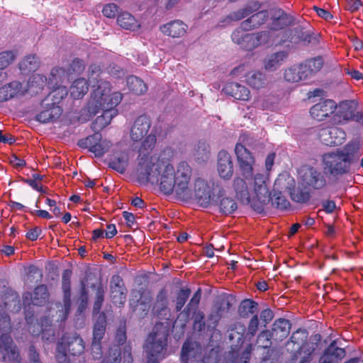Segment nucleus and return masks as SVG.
I'll use <instances>...</instances> for the list:
<instances>
[{"label":"nucleus","instance_id":"obj_1","mask_svg":"<svg viewBox=\"0 0 363 363\" xmlns=\"http://www.w3.org/2000/svg\"><path fill=\"white\" fill-rule=\"evenodd\" d=\"M156 141L155 134L147 135L139 148L137 167L138 180L140 182L159 184L160 191L164 194L171 195L174 191L179 197L189 198L191 191L189 185L192 174L191 167L184 161L178 164L177 170L169 163L160 161L153 162L152 156L150 154Z\"/></svg>","mask_w":363,"mask_h":363},{"label":"nucleus","instance_id":"obj_2","mask_svg":"<svg viewBox=\"0 0 363 363\" xmlns=\"http://www.w3.org/2000/svg\"><path fill=\"white\" fill-rule=\"evenodd\" d=\"M88 81L94 88L86 105V111L91 116H95L102 111L101 116L95 120V125L104 128L118 114L116 106L121 103L123 96L120 92L111 94L109 82L103 79L105 74L100 65L92 64L88 69Z\"/></svg>","mask_w":363,"mask_h":363},{"label":"nucleus","instance_id":"obj_3","mask_svg":"<svg viewBox=\"0 0 363 363\" xmlns=\"http://www.w3.org/2000/svg\"><path fill=\"white\" fill-rule=\"evenodd\" d=\"M233 187L236 198L242 204H250L258 213L264 212L265 206L269 202V195L266 178L263 174H257L254 177L253 190L255 196L252 199L250 198L248 186L244 179L236 177L233 179Z\"/></svg>","mask_w":363,"mask_h":363},{"label":"nucleus","instance_id":"obj_4","mask_svg":"<svg viewBox=\"0 0 363 363\" xmlns=\"http://www.w3.org/2000/svg\"><path fill=\"white\" fill-rule=\"evenodd\" d=\"M274 186L285 189L291 199L297 203H307L311 198L310 189L302 182L298 183L296 186L295 180L291 177H279L274 182Z\"/></svg>","mask_w":363,"mask_h":363},{"label":"nucleus","instance_id":"obj_5","mask_svg":"<svg viewBox=\"0 0 363 363\" xmlns=\"http://www.w3.org/2000/svg\"><path fill=\"white\" fill-rule=\"evenodd\" d=\"M168 333L155 332L150 333L147 339L145 350L147 362L159 363L166 356Z\"/></svg>","mask_w":363,"mask_h":363},{"label":"nucleus","instance_id":"obj_6","mask_svg":"<svg viewBox=\"0 0 363 363\" xmlns=\"http://www.w3.org/2000/svg\"><path fill=\"white\" fill-rule=\"evenodd\" d=\"M245 31L240 27L231 34L233 42L245 50H252L269 40V31H260L255 33H246Z\"/></svg>","mask_w":363,"mask_h":363},{"label":"nucleus","instance_id":"obj_7","mask_svg":"<svg viewBox=\"0 0 363 363\" xmlns=\"http://www.w3.org/2000/svg\"><path fill=\"white\" fill-rule=\"evenodd\" d=\"M324 169L330 175L337 177L350 172L351 165L348 160L337 151L325 153L322 157Z\"/></svg>","mask_w":363,"mask_h":363},{"label":"nucleus","instance_id":"obj_8","mask_svg":"<svg viewBox=\"0 0 363 363\" xmlns=\"http://www.w3.org/2000/svg\"><path fill=\"white\" fill-rule=\"evenodd\" d=\"M78 145L82 148H88L89 151L94 153L96 157H102L107 152L112 143L107 140H103L100 133L96 132L86 138L81 139Z\"/></svg>","mask_w":363,"mask_h":363},{"label":"nucleus","instance_id":"obj_9","mask_svg":"<svg viewBox=\"0 0 363 363\" xmlns=\"http://www.w3.org/2000/svg\"><path fill=\"white\" fill-rule=\"evenodd\" d=\"M235 153L242 175L245 179L252 177L254 174V165L255 164V158L252 152L245 145L238 143L235 145Z\"/></svg>","mask_w":363,"mask_h":363},{"label":"nucleus","instance_id":"obj_10","mask_svg":"<svg viewBox=\"0 0 363 363\" xmlns=\"http://www.w3.org/2000/svg\"><path fill=\"white\" fill-rule=\"evenodd\" d=\"M318 135L320 141L327 146L340 145L346 139V133L343 129L338 127L320 128Z\"/></svg>","mask_w":363,"mask_h":363},{"label":"nucleus","instance_id":"obj_11","mask_svg":"<svg viewBox=\"0 0 363 363\" xmlns=\"http://www.w3.org/2000/svg\"><path fill=\"white\" fill-rule=\"evenodd\" d=\"M213 196V203L219 208L220 213L225 215L233 213L238 208L235 200L225 196V190L221 186L216 185Z\"/></svg>","mask_w":363,"mask_h":363},{"label":"nucleus","instance_id":"obj_12","mask_svg":"<svg viewBox=\"0 0 363 363\" xmlns=\"http://www.w3.org/2000/svg\"><path fill=\"white\" fill-rule=\"evenodd\" d=\"M337 106L332 99H320L319 102L311 107L309 113L317 121H323L335 113Z\"/></svg>","mask_w":363,"mask_h":363},{"label":"nucleus","instance_id":"obj_13","mask_svg":"<svg viewBox=\"0 0 363 363\" xmlns=\"http://www.w3.org/2000/svg\"><path fill=\"white\" fill-rule=\"evenodd\" d=\"M0 348L4 361L19 363L21 357L17 346L10 335L3 333L0 336Z\"/></svg>","mask_w":363,"mask_h":363},{"label":"nucleus","instance_id":"obj_14","mask_svg":"<svg viewBox=\"0 0 363 363\" xmlns=\"http://www.w3.org/2000/svg\"><path fill=\"white\" fill-rule=\"evenodd\" d=\"M315 342H305L303 345L298 347V350L294 352L290 359L289 363H296L298 357L303 353V356L301 357L299 363H310L312 360L313 354L318 348L319 342L321 340L320 334L314 335Z\"/></svg>","mask_w":363,"mask_h":363},{"label":"nucleus","instance_id":"obj_15","mask_svg":"<svg viewBox=\"0 0 363 363\" xmlns=\"http://www.w3.org/2000/svg\"><path fill=\"white\" fill-rule=\"evenodd\" d=\"M67 350L69 354L79 356L85 349V343L83 339L77 333H65L60 340Z\"/></svg>","mask_w":363,"mask_h":363},{"label":"nucleus","instance_id":"obj_16","mask_svg":"<svg viewBox=\"0 0 363 363\" xmlns=\"http://www.w3.org/2000/svg\"><path fill=\"white\" fill-rule=\"evenodd\" d=\"M151 125V120L148 116L145 114L139 116L134 121L130 128V138L135 142L142 140L147 135Z\"/></svg>","mask_w":363,"mask_h":363},{"label":"nucleus","instance_id":"obj_17","mask_svg":"<svg viewBox=\"0 0 363 363\" xmlns=\"http://www.w3.org/2000/svg\"><path fill=\"white\" fill-rule=\"evenodd\" d=\"M49 292L45 284H40L37 286L33 293L26 292L23 296L24 304L35 305L38 306H43L49 299Z\"/></svg>","mask_w":363,"mask_h":363},{"label":"nucleus","instance_id":"obj_18","mask_svg":"<svg viewBox=\"0 0 363 363\" xmlns=\"http://www.w3.org/2000/svg\"><path fill=\"white\" fill-rule=\"evenodd\" d=\"M217 170L219 176L224 180H230L234 172L233 162L231 155L224 150L218 152Z\"/></svg>","mask_w":363,"mask_h":363},{"label":"nucleus","instance_id":"obj_19","mask_svg":"<svg viewBox=\"0 0 363 363\" xmlns=\"http://www.w3.org/2000/svg\"><path fill=\"white\" fill-rule=\"evenodd\" d=\"M213 194L206 181L199 177L194 180V196L201 206L206 208L213 203Z\"/></svg>","mask_w":363,"mask_h":363},{"label":"nucleus","instance_id":"obj_20","mask_svg":"<svg viewBox=\"0 0 363 363\" xmlns=\"http://www.w3.org/2000/svg\"><path fill=\"white\" fill-rule=\"evenodd\" d=\"M301 182L308 189L314 190L323 189L326 185L325 177L313 167H308L301 176Z\"/></svg>","mask_w":363,"mask_h":363},{"label":"nucleus","instance_id":"obj_21","mask_svg":"<svg viewBox=\"0 0 363 363\" xmlns=\"http://www.w3.org/2000/svg\"><path fill=\"white\" fill-rule=\"evenodd\" d=\"M110 287L112 302L116 305H123L126 298V289L123 279L118 274L112 276Z\"/></svg>","mask_w":363,"mask_h":363},{"label":"nucleus","instance_id":"obj_22","mask_svg":"<svg viewBox=\"0 0 363 363\" xmlns=\"http://www.w3.org/2000/svg\"><path fill=\"white\" fill-rule=\"evenodd\" d=\"M295 20L294 16L287 13L282 9H278L272 17L270 29L274 31L283 30L293 26Z\"/></svg>","mask_w":363,"mask_h":363},{"label":"nucleus","instance_id":"obj_23","mask_svg":"<svg viewBox=\"0 0 363 363\" xmlns=\"http://www.w3.org/2000/svg\"><path fill=\"white\" fill-rule=\"evenodd\" d=\"M357 102L354 100H345L339 104L337 111L333 116L335 123H345L350 121L353 111H356Z\"/></svg>","mask_w":363,"mask_h":363},{"label":"nucleus","instance_id":"obj_24","mask_svg":"<svg viewBox=\"0 0 363 363\" xmlns=\"http://www.w3.org/2000/svg\"><path fill=\"white\" fill-rule=\"evenodd\" d=\"M222 91L228 96L235 100L249 101L251 98L250 90L238 82H228L223 87Z\"/></svg>","mask_w":363,"mask_h":363},{"label":"nucleus","instance_id":"obj_25","mask_svg":"<svg viewBox=\"0 0 363 363\" xmlns=\"http://www.w3.org/2000/svg\"><path fill=\"white\" fill-rule=\"evenodd\" d=\"M41 106L43 110L36 115L35 119L37 121L42 123H47L57 120L62 113V108L60 106L51 105L49 102L48 105L43 103V99L41 101Z\"/></svg>","mask_w":363,"mask_h":363},{"label":"nucleus","instance_id":"obj_26","mask_svg":"<svg viewBox=\"0 0 363 363\" xmlns=\"http://www.w3.org/2000/svg\"><path fill=\"white\" fill-rule=\"evenodd\" d=\"M132 348L130 345H125L123 347V355L118 346L113 345L108 351V359L110 363H133L131 352Z\"/></svg>","mask_w":363,"mask_h":363},{"label":"nucleus","instance_id":"obj_27","mask_svg":"<svg viewBox=\"0 0 363 363\" xmlns=\"http://www.w3.org/2000/svg\"><path fill=\"white\" fill-rule=\"evenodd\" d=\"M188 26L180 20H174L160 26V31L169 37L181 38L186 33Z\"/></svg>","mask_w":363,"mask_h":363},{"label":"nucleus","instance_id":"obj_28","mask_svg":"<svg viewBox=\"0 0 363 363\" xmlns=\"http://www.w3.org/2000/svg\"><path fill=\"white\" fill-rule=\"evenodd\" d=\"M361 143L358 140H352L347 143L342 149H337V151L345 158L348 160L350 164L359 160L361 153Z\"/></svg>","mask_w":363,"mask_h":363},{"label":"nucleus","instance_id":"obj_29","mask_svg":"<svg viewBox=\"0 0 363 363\" xmlns=\"http://www.w3.org/2000/svg\"><path fill=\"white\" fill-rule=\"evenodd\" d=\"M291 327V324L287 319L281 318L276 320L270 331L273 340L281 342L285 339L289 334Z\"/></svg>","mask_w":363,"mask_h":363},{"label":"nucleus","instance_id":"obj_30","mask_svg":"<svg viewBox=\"0 0 363 363\" xmlns=\"http://www.w3.org/2000/svg\"><path fill=\"white\" fill-rule=\"evenodd\" d=\"M269 18V13L267 10L259 11L241 23L240 27L245 30H252L259 28L264 24Z\"/></svg>","mask_w":363,"mask_h":363},{"label":"nucleus","instance_id":"obj_31","mask_svg":"<svg viewBox=\"0 0 363 363\" xmlns=\"http://www.w3.org/2000/svg\"><path fill=\"white\" fill-rule=\"evenodd\" d=\"M72 271L66 269L62 274V290L63 292V302L66 311H69L71 306V278Z\"/></svg>","mask_w":363,"mask_h":363},{"label":"nucleus","instance_id":"obj_32","mask_svg":"<svg viewBox=\"0 0 363 363\" xmlns=\"http://www.w3.org/2000/svg\"><path fill=\"white\" fill-rule=\"evenodd\" d=\"M53 89L43 99V103L48 105L59 106V104L67 96V89L65 86L52 85Z\"/></svg>","mask_w":363,"mask_h":363},{"label":"nucleus","instance_id":"obj_33","mask_svg":"<svg viewBox=\"0 0 363 363\" xmlns=\"http://www.w3.org/2000/svg\"><path fill=\"white\" fill-rule=\"evenodd\" d=\"M281 189L274 186L273 195L269 191V201H271L272 206L280 210H286L291 206L290 202L286 199L281 192Z\"/></svg>","mask_w":363,"mask_h":363},{"label":"nucleus","instance_id":"obj_34","mask_svg":"<svg viewBox=\"0 0 363 363\" xmlns=\"http://www.w3.org/2000/svg\"><path fill=\"white\" fill-rule=\"evenodd\" d=\"M89 82L84 78H79L74 81L70 86V94L74 99H82L89 90Z\"/></svg>","mask_w":363,"mask_h":363},{"label":"nucleus","instance_id":"obj_35","mask_svg":"<svg viewBox=\"0 0 363 363\" xmlns=\"http://www.w3.org/2000/svg\"><path fill=\"white\" fill-rule=\"evenodd\" d=\"M258 303L250 298L242 300L238 308L239 315L242 318H247L254 315L258 311Z\"/></svg>","mask_w":363,"mask_h":363},{"label":"nucleus","instance_id":"obj_36","mask_svg":"<svg viewBox=\"0 0 363 363\" xmlns=\"http://www.w3.org/2000/svg\"><path fill=\"white\" fill-rule=\"evenodd\" d=\"M117 23L122 28L132 31L140 27L135 18L128 12L121 13L117 17Z\"/></svg>","mask_w":363,"mask_h":363},{"label":"nucleus","instance_id":"obj_37","mask_svg":"<svg viewBox=\"0 0 363 363\" xmlns=\"http://www.w3.org/2000/svg\"><path fill=\"white\" fill-rule=\"evenodd\" d=\"M288 53L286 51H279L268 56L264 60V67L266 69H277L286 59Z\"/></svg>","mask_w":363,"mask_h":363},{"label":"nucleus","instance_id":"obj_38","mask_svg":"<svg viewBox=\"0 0 363 363\" xmlns=\"http://www.w3.org/2000/svg\"><path fill=\"white\" fill-rule=\"evenodd\" d=\"M128 164V155L125 151L121 152L114 156L113 159L108 162V167L119 173H124Z\"/></svg>","mask_w":363,"mask_h":363},{"label":"nucleus","instance_id":"obj_39","mask_svg":"<svg viewBox=\"0 0 363 363\" xmlns=\"http://www.w3.org/2000/svg\"><path fill=\"white\" fill-rule=\"evenodd\" d=\"M168 307L167 290L163 287L156 295L155 302L152 305V311L157 314H161Z\"/></svg>","mask_w":363,"mask_h":363},{"label":"nucleus","instance_id":"obj_40","mask_svg":"<svg viewBox=\"0 0 363 363\" xmlns=\"http://www.w3.org/2000/svg\"><path fill=\"white\" fill-rule=\"evenodd\" d=\"M21 89V84L18 82H12L0 88V102H5L13 98Z\"/></svg>","mask_w":363,"mask_h":363},{"label":"nucleus","instance_id":"obj_41","mask_svg":"<svg viewBox=\"0 0 363 363\" xmlns=\"http://www.w3.org/2000/svg\"><path fill=\"white\" fill-rule=\"evenodd\" d=\"M260 7L261 4L258 1H253L251 5H247L244 8L230 13L229 18L233 21H240L257 11Z\"/></svg>","mask_w":363,"mask_h":363},{"label":"nucleus","instance_id":"obj_42","mask_svg":"<svg viewBox=\"0 0 363 363\" xmlns=\"http://www.w3.org/2000/svg\"><path fill=\"white\" fill-rule=\"evenodd\" d=\"M106 327V316L104 312H101L94 325L93 340L96 342L101 341L105 334Z\"/></svg>","mask_w":363,"mask_h":363},{"label":"nucleus","instance_id":"obj_43","mask_svg":"<svg viewBox=\"0 0 363 363\" xmlns=\"http://www.w3.org/2000/svg\"><path fill=\"white\" fill-rule=\"evenodd\" d=\"M246 82L252 88L259 89L265 85L266 76L260 72H250L246 75Z\"/></svg>","mask_w":363,"mask_h":363},{"label":"nucleus","instance_id":"obj_44","mask_svg":"<svg viewBox=\"0 0 363 363\" xmlns=\"http://www.w3.org/2000/svg\"><path fill=\"white\" fill-rule=\"evenodd\" d=\"M39 66L38 58L35 55L26 56L19 63V69L23 74L35 72Z\"/></svg>","mask_w":363,"mask_h":363},{"label":"nucleus","instance_id":"obj_45","mask_svg":"<svg viewBox=\"0 0 363 363\" xmlns=\"http://www.w3.org/2000/svg\"><path fill=\"white\" fill-rule=\"evenodd\" d=\"M127 86L130 91L137 95H141L147 90V84L139 77L130 76L127 79Z\"/></svg>","mask_w":363,"mask_h":363},{"label":"nucleus","instance_id":"obj_46","mask_svg":"<svg viewBox=\"0 0 363 363\" xmlns=\"http://www.w3.org/2000/svg\"><path fill=\"white\" fill-rule=\"evenodd\" d=\"M224 306L222 303L214 306L207 318V327L215 328L220 320L224 311Z\"/></svg>","mask_w":363,"mask_h":363},{"label":"nucleus","instance_id":"obj_47","mask_svg":"<svg viewBox=\"0 0 363 363\" xmlns=\"http://www.w3.org/2000/svg\"><path fill=\"white\" fill-rule=\"evenodd\" d=\"M193 155L199 162H206L210 156L209 145L204 141H199L194 149Z\"/></svg>","mask_w":363,"mask_h":363},{"label":"nucleus","instance_id":"obj_48","mask_svg":"<svg viewBox=\"0 0 363 363\" xmlns=\"http://www.w3.org/2000/svg\"><path fill=\"white\" fill-rule=\"evenodd\" d=\"M92 289L96 288V296L93 306V314H100L103 303L105 297V290L101 283H99L97 286L92 284L91 286Z\"/></svg>","mask_w":363,"mask_h":363},{"label":"nucleus","instance_id":"obj_49","mask_svg":"<svg viewBox=\"0 0 363 363\" xmlns=\"http://www.w3.org/2000/svg\"><path fill=\"white\" fill-rule=\"evenodd\" d=\"M191 289L188 287L181 288L176 295V304L175 310L177 312H179L184 308L188 298L191 295Z\"/></svg>","mask_w":363,"mask_h":363},{"label":"nucleus","instance_id":"obj_50","mask_svg":"<svg viewBox=\"0 0 363 363\" xmlns=\"http://www.w3.org/2000/svg\"><path fill=\"white\" fill-rule=\"evenodd\" d=\"M201 298V289L199 288L191 298L189 302L184 308L183 312L189 318L194 311H197Z\"/></svg>","mask_w":363,"mask_h":363},{"label":"nucleus","instance_id":"obj_51","mask_svg":"<svg viewBox=\"0 0 363 363\" xmlns=\"http://www.w3.org/2000/svg\"><path fill=\"white\" fill-rule=\"evenodd\" d=\"M308 333L305 328H298L294 331L290 337L289 341L298 347L306 342Z\"/></svg>","mask_w":363,"mask_h":363},{"label":"nucleus","instance_id":"obj_52","mask_svg":"<svg viewBox=\"0 0 363 363\" xmlns=\"http://www.w3.org/2000/svg\"><path fill=\"white\" fill-rule=\"evenodd\" d=\"M304 33V28L302 26H298L294 29L286 30L285 35H287L289 42L298 43L301 42Z\"/></svg>","mask_w":363,"mask_h":363},{"label":"nucleus","instance_id":"obj_53","mask_svg":"<svg viewBox=\"0 0 363 363\" xmlns=\"http://www.w3.org/2000/svg\"><path fill=\"white\" fill-rule=\"evenodd\" d=\"M272 335L268 330H262L257 336V344L258 347L267 349L272 345Z\"/></svg>","mask_w":363,"mask_h":363},{"label":"nucleus","instance_id":"obj_54","mask_svg":"<svg viewBox=\"0 0 363 363\" xmlns=\"http://www.w3.org/2000/svg\"><path fill=\"white\" fill-rule=\"evenodd\" d=\"M193 313V328L195 330L198 332H201L205 329L206 322L205 314L203 311L200 310L194 311Z\"/></svg>","mask_w":363,"mask_h":363},{"label":"nucleus","instance_id":"obj_55","mask_svg":"<svg viewBox=\"0 0 363 363\" xmlns=\"http://www.w3.org/2000/svg\"><path fill=\"white\" fill-rule=\"evenodd\" d=\"M304 62L308 67V69H310L313 75L318 73L322 69L324 65V60L320 56L306 60Z\"/></svg>","mask_w":363,"mask_h":363},{"label":"nucleus","instance_id":"obj_56","mask_svg":"<svg viewBox=\"0 0 363 363\" xmlns=\"http://www.w3.org/2000/svg\"><path fill=\"white\" fill-rule=\"evenodd\" d=\"M284 77L286 81L291 83L302 81L298 65H294L285 70Z\"/></svg>","mask_w":363,"mask_h":363},{"label":"nucleus","instance_id":"obj_57","mask_svg":"<svg viewBox=\"0 0 363 363\" xmlns=\"http://www.w3.org/2000/svg\"><path fill=\"white\" fill-rule=\"evenodd\" d=\"M88 290L86 289V285L84 281H81L80 282V291L79 296V310L82 311L84 310L88 305Z\"/></svg>","mask_w":363,"mask_h":363},{"label":"nucleus","instance_id":"obj_58","mask_svg":"<svg viewBox=\"0 0 363 363\" xmlns=\"http://www.w3.org/2000/svg\"><path fill=\"white\" fill-rule=\"evenodd\" d=\"M84 69L85 64L84 60L77 57L74 58L69 64L67 71L69 74H80L84 72Z\"/></svg>","mask_w":363,"mask_h":363},{"label":"nucleus","instance_id":"obj_59","mask_svg":"<svg viewBox=\"0 0 363 363\" xmlns=\"http://www.w3.org/2000/svg\"><path fill=\"white\" fill-rule=\"evenodd\" d=\"M65 70L61 67H53L50 72L49 77V84L52 85H58L62 81V77L64 76Z\"/></svg>","mask_w":363,"mask_h":363},{"label":"nucleus","instance_id":"obj_60","mask_svg":"<svg viewBox=\"0 0 363 363\" xmlns=\"http://www.w3.org/2000/svg\"><path fill=\"white\" fill-rule=\"evenodd\" d=\"M259 325V320L257 314H255L250 318L247 325V335L252 337L257 333Z\"/></svg>","mask_w":363,"mask_h":363},{"label":"nucleus","instance_id":"obj_61","mask_svg":"<svg viewBox=\"0 0 363 363\" xmlns=\"http://www.w3.org/2000/svg\"><path fill=\"white\" fill-rule=\"evenodd\" d=\"M15 58L12 51H4L0 53V69H3L9 65Z\"/></svg>","mask_w":363,"mask_h":363},{"label":"nucleus","instance_id":"obj_62","mask_svg":"<svg viewBox=\"0 0 363 363\" xmlns=\"http://www.w3.org/2000/svg\"><path fill=\"white\" fill-rule=\"evenodd\" d=\"M26 322L29 325V331L33 335H38L40 333H42V337L45 338V332L44 330L42 329V326L39 325L38 323L33 324V322L34 320V318L33 317H26Z\"/></svg>","mask_w":363,"mask_h":363},{"label":"nucleus","instance_id":"obj_63","mask_svg":"<svg viewBox=\"0 0 363 363\" xmlns=\"http://www.w3.org/2000/svg\"><path fill=\"white\" fill-rule=\"evenodd\" d=\"M336 345V340L332 341L328 347L325 350L323 354L320 357L319 363H336L330 354V350L333 346Z\"/></svg>","mask_w":363,"mask_h":363},{"label":"nucleus","instance_id":"obj_64","mask_svg":"<svg viewBox=\"0 0 363 363\" xmlns=\"http://www.w3.org/2000/svg\"><path fill=\"white\" fill-rule=\"evenodd\" d=\"M67 350L63 344L59 341L57 345L56 359L59 363H64L67 359Z\"/></svg>","mask_w":363,"mask_h":363}]
</instances>
